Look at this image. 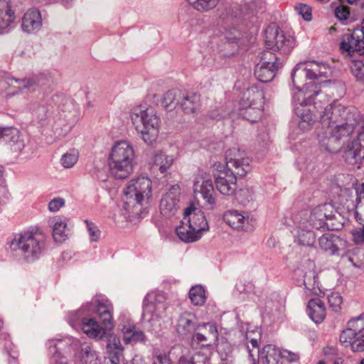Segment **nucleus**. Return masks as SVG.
<instances>
[{"mask_svg":"<svg viewBox=\"0 0 364 364\" xmlns=\"http://www.w3.org/2000/svg\"><path fill=\"white\" fill-rule=\"evenodd\" d=\"M329 68L324 64L315 61L298 63L291 72V81L299 95L302 97L301 103L311 101L312 97L321 94V87L329 82L322 81L323 77H327Z\"/></svg>","mask_w":364,"mask_h":364,"instance_id":"nucleus-1","label":"nucleus"},{"mask_svg":"<svg viewBox=\"0 0 364 364\" xmlns=\"http://www.w3.org/2000/svg\"><path fill=\"white\" fill-rule=\"evenodd\" d=\"M130 118L136 131L148 145L156 142L161 127V119L152 107L137 106L132 109Z\"/></svg>","mask_w":364,"mask_h":364,"instance_id":"nucleus-2","label":"nucleus"},{"mask_svg":"<svg viewBox=\"0 0 364 364\" xmlns=\"http://www.w3.org/2000/svg\"><path fill=\"white\" fill-rule=\"evenodd\" d=\"M11 252L27 262L38 259L46 248L44 235L38 231H25L16 234L10 242Z\"/></svg>","mask_w":364,"mask_h":364,"instance_id":"nucleus-3","label":"nucleus"},{"mask_svg":"<svg viewBox=\"0 0 364 364\" xmlns=\"http://www.w3.org/2000/svg\"><path fill=\"white\" fill-rule=\"evenodd\" d=\"M151 196V181L146 177H138L129 181L124 190L123 208L129 213L138 215Z\"/></svg>","mask_w":364,"mask_h":364,"instance_id":"nucleus-4","label":"nucleus"},{"mask_svg":"<svg viewBox=\"0 0 364 364\" xmlns=\"http://www.w3.org/2000/svg\"><path fill=\"white\" fill-rule=\"evenodd\" d=\"M134 157V150L130 143L127 141L116 142L109 157L110 173L117 179L127 178L133 171Z\"/></svg>","mask_w":364,"mask_h":364,"instance_id":"nucleus-5","label":"nucleus"},{"mask_svg":"<svg viewBox=\"0 0 364 364\" xmlns=\"http://www.w3.org/2000/svg\"><path fill=\"white\" fill-rule=\"evenodd\" d=\"M264 43L268 50L279 51L282 55L289 54L295 45L294 38L285 35L275 24L269 25L265 29Z\"/></svg>","mask_w":364,"mask_h":364,"instance_id":"nucleus-6","label":"nucleus"},{"mask_svg":"<svg viewBox=\"0 0 364 364\" xmlns=\"http://www.w3.org/2000/svg\"><path fill=\"white\" fill-rule=\"evenodd\" d=\"M225 171L235 176H245L250 171V159L240 149L233 147L225 152Z\"/></svg>","mask_w":364,"mask_h":364,"instance_id":"nucleus-7","label":"nucleus"},{"mask_svg":"<svg viewBox=\"0 0 364 364\" xmlns=\"http://www.w3.org/2000/svg\"><path fill=\"white\" fill-rule=\"evenodd\" d=\"M165 297L162 294L154 295L153 294H148L144 300V313L143 316L145 317L148 314H151V318L149 321L151 323L153 327L156 326V328H159L161 324L159 323V318H162L167 309V304L164 302Z\"/></svg>","mask_w":364,"mask_h":364,"instance_id":"nucleus-8","label":"nucleus"},{"mask_svg":"<svg viewBox=\"0 0 364 364\" xmlns=\"http://www.w3.org/2000/svg\"><path fill=\"white\" fill-rule=\"evenodd\" d=\"M213 175L217 190L223 195L232 196L237 190V176L225 171L222 164H215Z\"/></svg>","mask_w":364,"mask_h":364,"instance_id":"nucleus-9","label":"nucleus"},{"mask_svg":"<svg viewBox=\"0 0 364 364\" xmlns=\"http://www.w3.org/2000/svg\"><path fill=\"white\" fill-rule=\"evenodd\" d=\"M112 310V306L110 304H105L97 299H94L90 303L83 305L77 314H81L82 312H95L102 320L105 328L107 329H112L114 326Z\"/></svg>","mask_w":364,"mask_h":364,"instance_id":"nucleus-10","label":"nucleus"},{"mask_svg":"<svg viewBox=\"0 0 364 364\" xmlns=\"http://www.w3.org/2000/svg\"><path fill=\"white\" fill-rule=\"evenodd\" d=\"M195 193H200L205 200V205L208 209L213 210L215 208V193L212 180L208 178L206 173L198 175L193 184Z\"/></svg>","mask_w":364,"mask_h":364,"instance_id":"nucleus-11","label":"nucleus"},{"mask_svg":"<svg viewBox=\"0 0 364 364\" xmlns=\"http://www.w3.org/2000/svg\"><path fill=\"white\" fill-rule=\"evenodd\" d=\"M119 319V329L123 334V341L126 344L146 343V338L144 333L142 331L136 330V325L129 316L122 315Z\"/></svg>","mask_w":364,"mask_h":364,"instance_id":"nucleus-12","label":"nucleus"},{"mask_svg":"<svg viewBox=\"0 0 364 364\" xmlns=\"http://www.w3.org/2000/svg\"><path fill=\"white\" fill-rule=\"evenodd\" d=\"M302 97L299 95V92L293 95V103L295 105V113L300 118L299 127L302 130H308L315 122V118L312 112L306 108V107L311 103L316 105L315 97L311 98V101L306 103H301Z\"/></svg>","mask_w":364,"mask_h":364,"instance_id":"nucleus-13","label":"nucleus"},{"mask_svg":"<svg viewBox=\"0 0 364 364\" xmlns=\"http://www.w3.org/2000/svg\"><path fill=\"white\" fill-rule=\"evenodd\" d=\"M364 32L361 29H355L353 33H346L343 36L340 43L342 53H346L352 56L355 52L364 53Z\"/></svg>","mask_w":364,"mask_h":364,"instance_id":"nucleus-14","label":"nucleus"},{"mask_svg":"<svg viewBox=\"0 0 364 364\" xmlns=\"http://www.w3.org/2000/svg\"><path fill=\"white\" fill-rule=\"evenodd\" d=\"M180 188L172 186L161 198L159 209L161 213L166 218H170L176 214L180 208Z\"/></svg>","mask_w":364,"mask_h":364,"instance_id":"nucleus-15","label":"nucleus"},{"mask_svg":"<svg viewBox=\"0 0 364 364\" xmlns=\"http://www.w3.org/2000/svg\"><path fill=\"white\" fill-rule=\"evenodd\" d=\"M347 109L336 102H333L327 106L323 114L321 116V123L323 128L332 127L346 120L347 118Z\"/></svg>","mask_w":364,"mask_h":364,"instance_id":"nucleus-16","label":"nucleus"},{"mask_svg":"<svg viewBox=\"0 0 364 364\" xmlns=\"http://www.w3.org/2000/svg\"><path fill=\"white\" fill-rule=\"evenodd\" d=\"M193 339L202 346H211L218 341L217 326L213 323L198 324Z\"/></svg>","mask_w":364,"mask_h":364,"instance_id":"nucleus-17","label":"nucleus"},{"mask_svg":"<svg viewBox=\"0 0 364 364\" xmlns=\"http://www.w3.org/2000/svg\"><path fill=\"white\" fill-rule=\"evenodd\" d=\"M309 269L308 271L298 268L294 271V275L298 277H301V280L307 291L311 294L320 295L322 291L319 287L318 277L313 269V264L309 263Z\"/></svg>","mask_w":364,"mask_h":364,"instance_id":"nucleus-18","label":"nucleus"},{"mask_svg":"<svg viewBox=\"0 0 364 364\" xmlns=\"http://www.w3.org/2000/svg\"><path fill=\"white\" fill-rule=\"evenodd\" d=\"M346 161L353 165L358 164V168H360V163L364 159V134L358 136L357 139L352 141L350 146L345 152Z\"/></svg>","mask_w":364,"mask_h":364,"instance_id":"nucleus-19","label":"nucleus"},{"mask_svg":"<svg viewBox=\"0 0 364 364\" xmlns=\"http://www.w3.org/2000/svg\"><path fill=\"white\" fill-rule=\"evenodd\" d=\"M183 214L184 220H187L190 225L193 227L194 230L200 232L201 235L203 232L209 230L208 223L204 213L201 211L196 212V208L193 206L187 208Z\"/></svg>","mask_w":364,"mask_h":364,"instance_id":"nucleus-20","label":"nucleus"},{"mask_svg":"<svg viewBox=\"0 0 364 364\" xmlns=\"http://www.w3.org/2000/svg\"><path fill=\"white\" fill-rule=\"evenodd\" d=\"M198 327V318L192 313L183 312L177 321V332L183 336L193 335Z\"/></svg>","mask_w":364,"mask_h":364,"instance_id":"nucleus-21","label":"nucleus"},{"mask_svg":"<svg viewBox=\"0 0 364 364\" xmlns=\"http://www.w3.org/2000/svg\"><path fill=\"white\" fill-rule=\"evenodd\" d=\"M123 350L119 338L109 334L107 338L106 352L111 364H121Z\"/></svg>","mask_w":364,"mask_h":364,"instance_id":"nucleus-22","label":"nucleus"},{"mask_svg":"<svg viewBox=\"0 0 364 364\" xmlns=\"http://www.w3.org/2000/svg\"><path fill=\"white\" fill-rule=\"evenodd\" d=\"M22 29L28 33H34L38 31L42 26V18L40 11L37 9L27 11L22 18Z\"/></svg>","mask_w":364,"mask_h":364,"instance_id":"nucleus-23","label":"nucleus"},{"mask_svg":"<svg viewBox=\"0 0 364 364\" xmlns=\"http://www.w3.org/2000/svg\"><path fill=\"white\" fill-rule=\"evenodd\" d=\"M0 139L10 144L14 151H21L24 147L19 131L13 127H0Z\"/></svg>","mask_w":364,"mask_h":364,"instance_id":"nucleus-24","label":"nucleus"},{"mask_svg":"<svg viewBox=\"0 0 364 364\" xmlns=\"http://www.w3.org/2000/svg\"><path fill=\"white\" fill-rule=\"evenodd\" d=\"M257 353L262 364H282V351L274 345H266Z\"/></svg>","mask_w":364,"mask_h":364,"instance_id":"nucleus-25","label":"nucleus"},{"mask_svg":"<svg viewBox=\"0 0 364 364\" xmlns=\"http://www.w3.org/2000/svg\"><path fill=\"white\" fill-rule=\"evenodd\" d=\"M264 95L262 90L256 87L247 88L241 97L239 106L257 105L263 106Z\"/></svg>","mask_w":364,"mask_h":364,"instance_id":"nucleus-26","label":"nucleus"},{"mask_svg":"<svg viewBox=\"0 0 364 364\" xmlns=\"http://www.w3.org/2000/svg\"><path fill=\"white\" fill-rule=\"evenodd\" d=\"M218 15L224 24L234 26L240 19L241 12L239 6L234 4L219 8Z\"/></svg>","mask_w":364,"mask_h":364,"instance_id":"nucleus-27","label":"nucleus"},{"mask_svg":"<svg viewBox=\"0 0 364 364\" xmlns=\"http://www.w3.org/2000/svg\"><path fill=\"white\" fill-rule=\"evenodd\" d=\"M82 331L90 338L100 340L105 335V330L100 326L95 318H82L81 321Z\"/></svg>","mask_w":364,"mask_h":364,"instance_id":"nucleus-28","label":"nucleus"},{"mask_svg":"<svg viewBox=\"0 0 364 364\" xmlns=\"http://www.w3.org/2000/svg\"><path fill=\"white\" fill-rule=\"evenodd\" d=\"M307 309L309 316L316 323L322 322L326 317L324 304L318 298L309 301Z\"/></svg>","mask_w":364,"mask_h":364,"instance_id":"nucleus-29","label":"nucleus"},{"mask_svg":"<svg viewBox=\"0 0 364 364\" xmlns=\"http://www.w3.org/2000/svg\"><path fill=\"white\" fill-rule=\"evenodd\" d=\"M15 18L8 0H0V33L7 32Z\"/></svg>","mask_w":364,"mask_h":364,"instance_id":"nucleus-30","label":"nucleus"},{"mask_svg":"<svg viewBox=\"0 0 364 364\" xmlns=\"http://www.w3.org/2000/svg\"><path fill=\"white\" fill-rule=\"evenodd\" d=\"M176 232L180 240L184 242L189 243L198 240L202 235L193 229L189 223L181 222V225L176 228Z\"/></svg>","mask_w":364,"mask_h":364,"instance_id":"nucleus-31","label":"nucleus"},{"mask_svg":"<svg viewBox=\"0 0 364 364\" xmlns=\"http://www.w3.org/2000/svg\"><path fill=\"white\" fill-rule=\"evenodd\" d=\"M223 219L230 227L237 230L243 229L245 225L249 221L248 217H245L235 210L226 211L223 215Z\"/></svg>","mask_w":364,"mask_h":364,"instance_id":"nucleus-32","label":"nucleus"},{"mask_svg":"<svg viewBox=\"0 0 364 364\" xmlns=\"http://www.w3.org/2000/svg\"><path fill=\"white\" fill-rule=\"evenodd\" d=\"M341 242V238L332 233L324 234L318 239L320 247L331 255H335L338 252Z\"/></svg>","mask_w":364,"mask_h":364,"instance_id":"nucleus-33","label":"nucleus"},{"mask_svg":"<svg viewBox=\"0 0 364 364\" xmlns=\"http://www.w3.org/2000/svg\"><path fill=\"white\" fill-rule=\"evenodd\" d=\"M323 131L318 134V140L319 144L326 151L330 153H336L340 149V143H334L333 146H331L330 141L333 139V130L332 127L323 128Z\"/></svg>","mask_w":364,"mask_h":364,"instance_id":"nucleus-34","label":"nucleus"},{"mask_svg":"<svg viewBox=\"0 0 364 364\" xmlns=\"http://www.w3.org/2000/svg\"><path fill=\"white\" fill-rule=\"evenodd\" d=\"M278 70L277 65L269 66L257 63L255 68V75L259 81L268 82L274 78Z\"/></svg>","mask_w":364,"mask_h":364,"instance_id":"nucleus-35","label":"nucleus"},{"mask_svg":"<svg viewBox=\"0 0 364 364\" xmlns=\"http://www.w3.org/2000/svg\"><path fill=\"white\" fill-rule=\"evenodd\" d=\"M199 98L194 93H188L183 91V97H181L179 106L186 114L194 113L198 106Z\"/></svg>","mask_w":364,"mask_h":364,"instance_id":"nucleus-36","label":"nucleus"},{"mask_svg":"<svg viewBox=\"0 0 364 364\" xmlns=\"http://www.w3.org/2000/svg\"><path fill=\"white\" fill-rule=\"evenodd\" d=\"M262 106L247 105L239 107V114L251 123L257 122L262 116Z\"/></svg>","mask_w":364,"mask_h":364,"instance_id":"nucleus-37","label":"nucleus"},{"mask_svg":"<svg viewBox=\"0 0 364 364\" xmlns=\"http://www.w3.org/2000/svg\"><path fill=\"white\" fill-rule=\"evenodd\" d=\"M333 130V135L330 141L331 146H333L334 143H340L339 141L343 137L349 136L353 132L354 128L352 124L345 122L334 125Z\"/></svg>","mask_w":364,"mask_h":364,"instance_id":"nucleus-38","label":"nucleus"},{"mask_svg":"<svg viewBox=\"0 0 364 364\" xmlns=\"http://www.w3.org/2000/svg\"><path fill=\"white\" fill-rule=\"evenodd\" d=\"M181 97H183L182 90H170L164 94L162 104L166 109L172 110L179 105Z\"/></svg>","mask_w":364,"mask_h":364,"instance_id":"nucleus-39","label":"nucleus"},{"mask_svg":"<svg viewBox=\"0 0 364 364\" xmlns=\"http://www.w3.org/2000/svg\"><path fill=\"white\" fill-rule=\"evenodd\" d=\"M80 357L83 364H100V360L92 346L87 343H83L80 346Z\"/></svg>","mask_w":364,"mask_h":364,"instance_id":"nucleus-40","label":"nucleus"},{"mask_svg":"<svg viewBox=\"0 0 364 364\" xmlns=\"http://www.w3.org/2000/svg\"><path fill=\"white\" fill-rule=\"evenodd\" d=\"M174 159L163 152H157L154 156V165L158 166L161 173H166L173 164Z\"/></svg>","mask_w":364,"mask_h":364,"instance_id":"nucleus-41","label":"nucleus"},{"mask_svg":"<svg viewBox=\"0 0 364 364\" xmlns=\"http://www.w3.org/2000/svg\"><path fill=\"white\" fill-rule=\"evenodd\" d=\"M331 218L332 215H327L326 213L323 212L321 207L315 208L311 215V220L313 223V226L317 229L324 227L328 228V225L326 223V220L328 218L331 219Z\"/></svg>","mask_w":364,"mask_h":364,"instance_id":"nucleus-42","label":"nucleus"},{"mask_svg":"<svg viewBox=\"0 0 364 364\" xmlns=\"http://www.w3.org/2000/svg\"><path fill=\"white\" fill-rule=\"evenodd\" d=\"M190 6L199 12H209L217 7L220 0H187Z\"/></svg>","mask_w":364,"mask_h":364,"instance_id":"nucleus-43","label":"nucleus"},{"mask_svg":"<svg viewBox=\"0 0 364 364\" xmlns=\"http://www.w3.org/2000/svg\"><path fill=\"white\" fill-rule=\"evenodd\" d=\"M259 64L273 66L277 65V69H280L282 65V61L274 53L270 50H264L260 54Z\"/></svg>","mask_w":364,"mask_h":364,"instance_id":"nucleus-44","label":"nucleus"},{"mask_svg":"<svg viewBox=\"0 0 364 364\" xmlns=\"http://www.w3.org/2000/svg\"><path fill=\"white\" fill-rule=\"evenodd\" d=\"M188 294L191 303L195 306H202L205 302V289L200 285L193 287Z\"/></svg>","mask_w":364,"mask_h":364,"instance_id":"nucleus-45","label":"nucleus"},{"mask_svg":"<svg viewBox=\"0 0 364 364\" xmlns=\"http://www.w3.org/2000/svg\"><path fill=\"white\" fill-rule=\"evenodd\" d=\"M44 77V75H40L39 76L33 78L16 79L13 77L11 79V80L18 83V87L20 89L25 88L30 90L33 89L36 85H44L43 82H41V79L43 78Z\"/></svg>","mask_w":364,"mask_h":364,"instance_id":"nucleus-46","label":"nucleus"},{"mask_svg":"<svg viewBox=\"0 0 364 364\" xmlns=\"http://www.w3.org/2000/svg\"><path fill=\"white\" fill-rule=\"evenodd\" d=\"M316 240L315 234L309 230L299 229L297 233V241L300 245L311 247Z\"/></svg>","mask_w":364,"mask_h":364,"instance_id":"nucleus-47","label":"nucleus"},{"mask_svg":"<svg viewBox=\"0 0 364 364\" xmlns=\"http://www.w3.org/2000/svg\"><path fill=\"white\" fill-rule=\"evenodd\" d=\"M67 223L65 221L58 220L53 228V237L55 242H62L67 238Z\"/></svg>","mask_w":364,"mask_h":364,"instance_id":"nucleus-48","label":"nucleus"},{"mask_svg":"<svg viewBox=\"0 0 364 364\" xmlns=\"http://www.w3.org/2000/svg\"><path fill=\"white\" fill-rule=\"evenodd\" d=\"M221 37L225 39L229 43H235V47H237V41L240 38V32L234 26L230 28H225Z\"/></svg>","mask_w":364,"mask_h":364,"instance_id":"nucleus-49","label":"nucleus"},{"mask_svg":"<svg viewBox=\"0 0 364 364\" xmlns=\"http://www.w3.org/2000/svg\"><path fill=\"white\" fill-rule=\"evenodd\" d=\"M358 335L353 331L350 327H347L346 329L343 330L339 336L340 342L345 346H351L355 338Z\"/></svg>","mask_w":364,"mask_h":364,"instance_id":"nucleus-50","label":"nucleus"},{"mask_svg":"<svg viewBox=\"0 0 364 364\" xmlns=\"http://www.w3.org/2000/svg\"><path fill=\"white\" fill-rule=\"evenodd\" d=\"M348 326L354 331L358 335L364 333V314L350 319L348 322Z\"/></svg>","mask_w":364,"mask_h":364,"instance_id":"nucleus-51","label":"nucleus"},{"mask_svg":"<svg viewBox=\"0 0 364 364\" xmlns=\"http://www.w3.org/2000/svg\"><path fill=\"white\" fill-rule=\"evenodd\" d=\"M237 198L241 204L246 205L255 198V191L252 188H244L239 191Z\"/></svg>","mask_w":364,"mask_h":364,"instance_id":"nucleus-52","label":"nucleus"},{"mask_svg":"<svg viewBox=\"0 0 364 364\" xmlns=\"http://www.w3.org/2000/svg\"><path fill=\"white\" fill-rule=\"evenodd\" d=\"M77 153L75 151H72L63 155L61 164L65 168H71L77 163Z\"/></svg>","mask_w":364,"mask_h":364,"instance_id":"nucleus-53","label":"nucleus"},{"mask_svg":"<svg viewBox=\"0 0 364 364\" xmlns=\"http://www.w3.org/2000/svg\"><path fill=\"white\" fill-rule=\"evenodd\" d=\"M261 338V331L259 328L247 331L246 333V340L250 342L253 348L258 350L259 343Z\"/></svg>","mask_w":364,"mask_h":364,"instance_id":"nucleus-54","label":"nucleus"},{"mask_svg":"<svg viewBox=\"0 0 364 364\" xmlns=\"http://www.w3.org/2000/svg\"><path fill=\"white\" fill-rule=\"evenodd\" d=\"M328 301L330 307L335 312L341 309V305L343 303V298L338 292H333L328 296Z\"/></svg>","mask_w":364,"mask_h":364,"instance_id":"nucleus-55","label":"nucleus"},{"mask_svg":"<svg viewBox=\"0 0 364 364\" xmlns=\"http://www.w3.org/2000/svg\"><path fill=\"white\" fill-rule=\"evenodd\" d=\"M49 350L53 355L50 358V364H68L66 359L63 357L60 352L58 351V347L56 344L53 346H49Z\"/></svg>","mask_w":364,"mask_h":364,"instance_id":"nucleus-56","label":"nucleus"},{"mask_svg":"<svg viewBox=\"0 0 364 364\" xmlns=\"http://www.w3.org/2000/svg\"><path fill=\"white\" fill-rule=\"evenodd\" d=\"M295 10L305 21L311 20V9L307 4H298L295 6Z\"/></svg>","mask_w":364,"mask_h":364,"instance_id":"nucleus-57","label":"nucleus"},{"mask_svg":"<svg viewBox=\"0 0 364 364\" xmlns=\"http://www.w3.org/2000/svg\"><path fill=\"white\" fill-rule=\"evenodd\" d=\"M87 225V230L89 232L90 240L92 242H97L100 236V231L98 228L92 222L85 220Z\"/></svg>","mask_w":364,"mask_h":364,"instance_id":"nucleus-58","label":"nucleus"},{"mask_svg":"<svg viewBox=\"0 0 364 364\" xmlns=\"http://www.w3.org/2000/svg\"><path fill=\"white\" fill-rule=\"evenodd\" d=\"M351 71L358 79L364 80V63L362 60H355Z\"/></svg>","mask_w":364,"mask_h":364,"instance_id":"nucleus-59","label":"nucleus"},{"mask_svg":"<svg viewBox=\"0 0 364 364\" xmlns=\"http://www.w3.org/2000/svg\"><path fill=\"white\" fill-rule=\"evenodd\" d=\"M351 349L353 352H362L364 350V333L358 335L353 343H351Z\"/></svg>","mask_w":364,"mask_h":364,"instance_id":"nucleus-60","label":"nucleus"},{"mask_svg":"<svg viewBox=\"0 0 364 364\" xmlns=\"http://www.w3.org/2000/svg\"><path fill=\"white\" fill-rule=\"evenodd\" d=\"M65 205V200L61 198H55L48 203V210L50 212H57Z\"/></svg>","mask_w":364,"mask_h":364,"instance_id":"nucleus-61","label":"nucleus"},{"mask_svg":"<svg viewBox=\"0 0 364 364\" xmlns=\"http://www.w3.org/2000/svg\"><path fill=\"white\" fill-rule=\"evenodd\" d=\"M336 16L340 20H346L349 15V9L345 6H339L335 10Z\"/></svg>","mask_w":364,"mask_h":364,"instance_id":"nucleus-62","label":"nucleus"},{"mask_svg":"<svg viewBox=\"0 0 364 364\" xmlns=\"http://www.w3.org/2000/svg\"><path fill=\"white\" fill-rule=\"evenodd\" d=\"M151 364H171V363L167 355L159 354L153 358Z\"/></svg>","mask_w":364,"mask_h":364,"instance_id":"nucleus-63","label":"nucleus"},{"mask_svg":"<svg viewBox=\"0 0 364 364\" xmlns=\"http://www.w3.org/2000/svg\"><path fill=\"white\" fill-rule=\"evenodd\" d=\"M357 206H363L364 205V183H363L357 190Z\"/></svg>","mask_w":364,"mask_h":364,"instance_id":"nucleus-64","label":"nucleus"}]
</instances>
